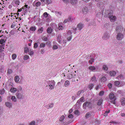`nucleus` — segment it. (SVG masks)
Masks as SVG:
<instances>
[{
	"mask_svg": "<svg viewBox=\"0 0 125 125\" xmlns=\"http://www.w3.org/2000/svg\"><path fill=\"white\" fill-rule=\"evenodd\" d=\"M116 39L118 40H122L124 38V35L121 33H117Z\"/></svg>",
	"mask_w": 125,
	"mask_h": 125,
	"instance_id": "1",
	"label": "nucleus"
},
{
	"mask_svg": "<svg viewBox=\"0 0 125 125\" xmlns=\"http://www.w3.org/2000/svg\"><path fill=\"white\" fill-rule=\"evenodd\" d=\"M112 13H111L110 16L109 17L111 22H115L116 19V18L115 16L112 15Z\"/></svg>",
	"mask_w": 125,
	"mask_h": 125,
	"instance_id": "2",
	"label": "nucleus"
},
{
	"mask_svg": "<svg viewBox=\"0 0 125 125\" xmlns=\"http://www.w3.org/2000/svg\"><path fill=\"white\" fill-rule=\"evenodd\" d=\"M91 104V103L89 102H84L83 105V109H86V107H90Z\"/></svg>",
	"mask_w": 125,
	"mask_h": 125,
	"instance_id": "3",
	"label": "nucleus"
},
{
	"mask_svg": "<svg viewBox=\"0 0 125 125\" xmlns=\"http://www.w3.org/2000/svg\"><path fill=\"white\" fill-rule=\"evenodd\" d=\"M94 113L91 112L87 113L85 115V117L86 118L88 119L90 117H91L93 116Z\"/></svg>",
	"mask_w": 125,
	"mask_h": 125,
	"instance_id": "4",
	"label": "nucleus"
},
{
	"mask_svg": "<svg viewBox=\"0 0 125 125\" xmlns=\"http://www.w3.org/2000/svg\"><path fill=\"white\" fill-rule=\"evenodd\" d=\"M123 30L122 27L120 26L117 27L116 29V30L117 31V33H119L122 32Z\"/></svg>",
	"mask_w": 125,
	"mask_h": 125,
	"instance_id": "5",
	"label": "nucleus"
},
{
	"mask_svg": "<svg viewBox=\"0 0 125 125\" xmlns=\"http://www.w3.org/2000/svg\"><path fill=\"white\" fill-rule=\"evenodd\" d=\"M16 96L18 98L22 99L23 97V94L19 92H17L16 94Z\"/></svg>",
	"mask_w": 125,
	"mask_h": 125,
	"instance_id": "6",
	"label": "nucleus"
},
{
	"mask_svg": "<svg viewBox=\"0 0 125 125\" xmlns=\"http://www.w3.org/2000/svg\"><path fill=\"white\" fill-rule=\"evenodd\" d=\"M109 98L113 100H115L116 98L115 97L114 94L112 93L110 94L109 95Z\"/></svg>",
	"mask_w": 125,
	"mask_h": 125,
	"instance_id": "7",
	"label": "nucleus"
},
{
	"mask_svg": "<svg viewBox=\"0 0 125 125\" xmlns=\"http://www.w3.org/2000/svg\"><path fill=\"white\" fill-rule=\"evenodd\" d=\"M83 24L82 23H80L77 25V28L79 30H80L82 29L83 27Z\"/></svg>",
	"mask_w": 125,
	"mask_h": 125,
	"instance_id": "8",
	"label": "nucleus"
},
{
	"mask_svg": "<svg viewBox=\"0 0 125 125\" xmlns=\"http://www.w3.org/2000/svg\"><path fill=\"white\" fill-rule=\"evenodd\" d=\"M109 11L108 10H106L105 12V13L104 14V17H109L110 16V15L111 12H109Z\"/></svg>",
	"mask_w": 125,
	"mask_h": 125,
	"instance_id": "9",
	"label": "nucleus"
},
{
	"mask_svg": "<svg viewBox=\"0 0 125 125\" xmlns=\"http://www.w3.org/2000/svg\"><path fill=\"white\" fill-rule=\"evenodd\" d=\"M89 11V9L86 6L83 7L82 10V12L84 13H86L87 11Z\"/></svg>",
	"mask_w": 125,
	"mask_h": 125,
	"instance_id": "10",
	"label": "nucleus"
},
{
	"mask_svg": "<svg viewBox=\"0 0 125 125\" xmlns=\"http://www.w3.org/2000/svg\"><path fill=\"white\" fill-rule=\"evenodd\" d=\"M5 104L6 106L9 108L12 107V104L9 102H6L5 103Z\"/></svg>",
	"mask_w": 125,
	"mask_h": 125,
	"instance_id": "11",
	"label": "nucleus"
},
{
	"mask_svg": "<svg viewBox=\"0 0 125 125\" xmlns=\"http://www.w3.org/2000/svg\"><path fill=\"white\" fill-rule=\"evenodd\" d=\"M47 83L48 86H50V85H55V82L54 80L50 81L47 82Z\"/></svg>",
	"mask_w": 125,
	"mask_h": 125,
	"instance_id": "12",
	"label": "nucleus"
},
{
	"mask_svg": "<svg viewBox=\"0 0 125 125\" xmlns=\"http://www.w3.org/2000/svg\"><path fill=\"white\" fill-rule=\"evenodd\" d=\"M61 36L60 34H59L57 37V40L59 43L61 44L62 43Z\"/></svg>",
	"mask_w": 125,
	"mask_h": 125,
	"instance_id": "13",
	"label": "nucleus"
},
{
	"mask_svg": "<svg viewBox=\"0 0 125 125\" xmlns=\"http://www.w3.org/2000/svg\"><path fill=\"white\" fill-rule=\"evenodd\" d=\"M78 0H70V2L71 4L74 5L77 4Z\"/></svg>",
	"mask_w": 125,
	"mask_h": 125,
	"instance_id": "14",
	"label": "nucleus"
},
{
	"mask_svg": "<svg viewBox=\"0 0 125 125\" xmlns=\"http://www.w3.org/2000/svg\"><path fill=\"white\" fill-rule=\"evenodd\" d=\"M53 105L54 104L53 103H50L49 104L48 106H47L46 107L45 106V107H46L47 109H49L52 108Z\"/></svg>",
	"mask_w": 125,
	"mask_h": 125,
	"instance_id": "15",
	"label": "nucleus"
},
{
	"mask_svg": "<svg viewBox=\"0 0 125 125\" xmlns=\"http://www.w3.org/2000/svg\"><path fill=\"white\" fill-rule=\"evenodd\" d=\"M84 92L83 90H82L80 91H79L77 93L76 95L77 96H76V97H79V96L80 94H82Z\"/></svg>",
	"mask_w": 125,
	"mask_h": 125,
	"instance_id": "16",
	"label": "nucleus"
},
{
	"mask_svg": "<svg viewBox=\"0 0 125 125\" xmlns=\"http://www.w3.org/2000/svg\"><path fill=\"white\" fill-rule=\"evenodd\" d=\"M107 79L106 77L104 76H102L100 79V81L101 82H104L106 81Z\"/></svg>",
	"mask_w": 125,
	"mask_h": 125,
	"instance_id": "17",
	"label": "nucleus"
},
{
	"mask_svg": "<svg viewBox=\"0 0 125 125\" xmlns=\"http://www.w3.org/2000/svg\"><path fill=\"white\" fill-rule=\"evenodd\" d=\"M109 36L108 34L106 33H105L104 34L103 36V39H105L106 40L109 39Z\"/></svg>",
	"mask_w": 125,
	"mask_h": 125,
	"instance_id": "18",
	"label": "nucleus"
},
{
	"mask_svg": "<svg viewBox=\"0 0 125 125\" xmlns=\"http://www.w3.org/2000/svg\"><path fill=\"white\" fill-rule=\"evenodd\" d=\"M110 75L111 76H114L116 74V72L113 71H110L109 73Z\"/></svg>",
	"mask_w": 125,
	"mask_h": 125,
	"instance_id": "19",
	"label": "nucleus"
},
{
	"mask_svg": "<svg viewBox=\"0 0 125 125\" xmlns=\"http://www.w3.org/2000/svg\"><path fill=\"white\" fill-rule=\"evenodd\" d=\"M4 44L0 45V52H3L4 50Z\"/></svg>",
	"mask_w": 125,
	"mask_h": 125,
	"instance_id": "20",
	"label": "nucleus"
},
{
	"mask_svg": "<svg viewBox=\"0 0 125 125\" xmlns=\"http://www.w3.org/2000/svg\"><path fill=\"white\" fill-rule=\"evenodd\" d=\"M94 84L92 83H89L88 85V88L90 90H91L94 86Z\"/></svg>",
	"mask_w": 125,
	"mask_h": 125,
	"instance_id": "21",
	"label": "nucleus"
},
{
	"mask_svg": "<svg viewBox=\"0 0 125 125\" xmlns=\"http://www.w3.org/2000/svg\"><path fill=\"white\" fill-rule=\"evenodd\" d=\"M70 84L69 81L68 80H66L64 83V85L66 87H68Z\"/></svg>",
	"mask_w": 125,
	"mask_h": 125,
	"instance_id": "22",
	"label": "nucleus"
},
{
	"mask_svg": "<svg viewBox=\"0 0 125 125\" xmlns=\"http://www.w3.org/2000/svg\"><path fill=\"white\" fill-rule=\"evenodd\" d=\"M121 104L122 105H124L125 104V98H122L121 99Z\"/></svg>",
	"mask_w": 125,
	"mask_h": 125,
	"instance_id": "23",
	"label": "nucleus"
},
{
	"mask_svg": "<svg viewBox=\"0 0 125 125\" xmlns=\"http://www.w3.org/2000/svg\"><path fill=\"white\" fill-rule=\"evenodd\" d=\"M20 78L19 76H16L14 78V80L16 82H18L19 81Z\"/></svg>",
	"mask_w": 125,
	"mask_h": 125,
	"instance_id": "24",
	"label": "nucleus"
},
{
	"mask_svg": "<svg viewBox=\"0 0 125 125\" xmlns=\"http://www.w3.org/2000/svg\"><path fill=\"white\" fill-rule=\"evenodd\" d=\"M103 100L102 99L99 100L97 103V104L98 105H100L102 104Z\"/></svg>",
	"mask_w": 125,
	"mask_h": 125,
	"instance_id": "25",
	"label": "nucleus"
},
{
	"mask_svg": "<svg viewBox=\"0 0 125 125\" xmlns=\"http://www.w3.org/2000/svg\"><path fill=\"white\" fill-rule=\"evenodd\" d=\"M52 29L51 27H49L47 29V31L48 33H51L52 31Z\"/></svg>",
	"mask_w": 125,
	"mask_h": 125,
	"instance_id": "26",
	"label": "nucleus"
},
{
	"mask_svg": "<svg viewBox=\"0 0 125 125\" xmlns=\"http://www.w3.org/2000/svg\"><path fill=\"white\" fill-rule=\"evenodd\" d=\"M95 66H90L89 67V69L93 71L95 69Z\"/></svg>",
	"mask_w": 125,
	"mask_h": 125,
	"instance_id": "27",
	"label": "nucleus"
},
{
	"mask_svg": "<svg viewBox=\"0 0 125 125\" xmlns=\"http://www.w3.org/2000/svg\"><path fill=\"white\" fill-rule=\"evenodd\" d=\"M91 80L92 82H94L97 81V80L96 79V77L95 76H94L92 77L91 78Z\"/></svg>",
	"mask_w": 125,
	"mask_h": 125,
	"instance_id": "28",
	"label": "nucleus"
},
{
	"mask_svg": "<svg viewBox=\"0 0 125 125\" xmlns=\"http://www.w3.org/2000/svg\"><path fill=\"white\" fill-rule=\"evenodd\" d=\"M108 68L107 66L105 65H103L102 69L104 70H108Z\"/></svg>",
	"mask_w": 125,
	"mask_h": 125,
	"instance_id": "29",
	"label": "nucleus"
},
{
	"mask_svg": "<svg viewBox=\"0 0 125 125\" xmlns=\"http://www.w3.org/2000/svg\"><path fill=\"white\" fill-rule=\"evenodd\" d=\"M29 58V55H25L23 56V59L24 60H26L28 59Z\"/></svg>",
	"mask_w": 125,
	"mask_h": 125,
	"instance_id": "30",
	"label": "nucleus"
},
{
	"mask_svg": "<svg viewBox=\"0 0 125 125\" xmlns=\"http://www.w3.org/2000/svg\"><path fill=\"white\" fill-rule=\"evenodd\" d=\"M11 99L12 100V101L14 102H15L17 101L16 98L14 96H13L11 97Z\"/></svg>",
	"mask_w": 125,
	"mask_h": 125,
	"instance_id": "31",
	"label": "nucleus"
},
{
	"mask_svg": "<svg viewBox=\"0 0 125 125\" xmlns=\"http://www.w3.org/2000/svg\"><path fill=\"white\" fill-rule=\"evenodd\" d=\"M24 7V8H25L24 9L26 11L28 10L30 8V7L28 6V5H25Z\"/></svg>",
	"mask_w": 125,
	"mask_h": 125,
	"instance_id": "32",
	"label": "nucleus"
},
{
	"mask_svg": "<svg viewBox=\"0 0 125 125\" xmlns=\"http://www.w3.org/2000/svg\"><path fill=\"white\" fill-rule=\"evenodd\" d=\"M5 42V41L4 39H2L0 40V44H1V45H5V43H4Z\"/></svg>",
	"mask_w": 125,
	"mask_h": 125,
	"instance_id": "33",
	"label": "nucleus"
},
{
	"mask_svg": "<svg viewBox=\"0 0 125 125\" xmlns=\"http://www.w3.org/2000/svg\"><path fill=\"white\" fill-rule=\"evenodd\" d=\"M56 15L58 17L61 16V14L60 13L59 11H55Z\"/></svg>",
	"mask_w": 125,
	"mask_h": 125,
	"instance_id": "34",
	"label": "nucleus"
},
{
	"mask_svg": "<svg viewBox=\"0 0 125 125\" xmlns=\"http://www.w3.org/2000/svg\"><path fill=\"white\" fill-rule=\"evenodd\" d=\"M12 58L13 60L15 59L17 57V55L16 54H13L12 55Z\"/></svg>",
	"mask_w": 125,
	"mask_h": 125,
	"instance_id": "35",
	"label": "nucleus"
},
{
	"mask_svg": "<svg viewBox=\"0 0 125 125\" xmlns=\"http://www.w3.org/2000/svg\"><path fill=\"white\" fill-rule=\"evenodd\" d=\"M17 89L14 88H11L10 89V91L11 92L14 93L17 91Z\"/></svg>",
	"mask_w": 125,
	"mask_h": 125,
	"instance_id": "36",
	"label": "nucleus"
},
{
	"mask_svg": "<svg viewBox=\"0 0 125 125\" xmlns=\"http://www.w3.org/2000/svg\"><path fill=\"white\" fill-rule=\"evenodd\" d=\"M36 29V28L34 26H31L30 28V30L32 31H35Z\"/></svg>",
	"mask_w": 125,
	"mask_h": 125,
	"instance_id": "37",
	"label": "nucleus"
},
{
	"mask_svg": "<svg viewBox=\"0 0 125 125\" xmlns=\"http://www.w3.org/2000/svg\"><path fill=\"white\" fill-rule=\"evenodd\" d=\"M43 28L42 27L41 28L39 29L38 30V31L39 33H42L43 30Z\"/></svg>",
	"mask_w": 125,
	"mask_h": 125,
	"instance_id": "38",
	"label": "nucleus"
},
{
	"mask_svg": "<svg viewBox=\"0 0 125 125\" xmlns=\"http://www.w3.org/2000/svg\"><path fill=\"white\" fill-rule=\"evenodd\" d=\"M94 59L93 58H91V60H90L89 61V64H92L94 62Z\"/></svg>",
	"mask_w": 125,
	"mask_h": 125,
	"instance_id": "39",
	"label": "nucleus"
},
{
	"mask_svg": "<svg viewBox=\"0 0 125 125\" xmlns=\"http://www.w3.org/2000/svg\"><path fill=\"white\" fill-rule=\"evenodd\" d=\"M45 46V44L43 43H41L40 45V47L41 48H44Z\"/></svg>",
	"mask_w": 125,
	"mask_h": 125,
	"instance_id": "40",
	"label": "nucleus"
},
{
	"mask_svg": "<svg viewBox=\"0 0 125 125\" xmlns=\"http://www.w3.org/2000/svg\"><path fill=\"white\" fill-rule=\"evenodd\" d=\"M29 51V49L27 47H25L24 48V51L25 53H27Z\"/></svg>",
	"mask_w": 125,
	"mask_h": 125,
	"instance_id": "41",
	"label": "nucleus"
},
{
	"mask_svg": "<svg viewBox=\"0 0 125 125\" xmlns=\"http://www.w3.org/2000/svg\"><path fill=\"white\" fill-rule=\"evenodd\" d=\"M73 77V75L71 74H69L67 76L68 78L69 79H72Z\"/></svg>",
	"mask_w": 125,
	"mask_h": 125,
	"instance_id": "42",
	"label": "nucleus"
},
{
	"mask_svg": "<svg viewBox=\"0 0 125 125\" xmlns=\"http://www.w3.org/2000/svg\"><path fill=\"white\" fill-rule=\"evenodd\" d=\"M120 84V82L119 81H116L115 82V84L116 86Z\"/></svg>",
	"mask_w": 125,
	"mask_h": 125,
	"instance_id": "43",
	"label": "nucleus"
},
{
	"mask_svg": "<svg viewBox=\"0 0 125 125\" xmlns=\"http://www.w3.org/2000/svg\"><path fill=\"white\" fill-rule=\"evenodd\" d=\"M51 0H46L45 3L46 4L48 5L51 3Z\"/></svg>",
	"mask_w": 125,
	"mask_h": 125,
	"instance_id": "44",
	"label": "nucleus"
},
{
	"mask_svg": "<svg viewBox=\"0 0 125 125\" xmlns=\"http://www.w3.org/2000/svg\"><path fill=\"white\" fill-rule=\"evenodd\" d=\"M43 15L44 17L45 18H46L48 17V14L47 12H45L43 14Z\"/></svg>",
	"mask_w": 125,
	"mask_h": 125,
	"instance_id": "45",
	"label": "nucleus"
},
{
	"mask_svg": "<svg viewBox=\"0 0 125 125\" xmlns=\"http://www.w3.org/2000/svg\"><path fill=\"white\" fill-rule=\"evenodd\" d=\"M58 25V29L59 30H62L63 28V27L60 24H59Z\"/></svg>",
	"mask_w": 125,
	"mask_h": 125,
	"instance_id": "46",
	"label": "nucleus"
},
{
	"mask_svg": "<svg viewBox=\"0 0 125 125\" xmlns=\"http://www.w3.org/2000/svg\"><path fill=\"white\" fill-rule=\"evenodd\" d=\"M65 118V116L64 115H62L60 118L59 121H62Z\"/></svg>",
	"mask_w": 125,
	"mask_h": 125,
	"instance_id": "47",
	"label": "nucleus"
},
{
	"mask_svg": "<svg viewBox=\"0 0 125 125\" xmlns=\"http://www.w3.org/2000/svg\"><path fill=\"white\" fill-rule=\"evenodd\" d=\"M5 93L4 90L3 89L0 90V94H3Z\"/></svg>",
	"mask_w": 125,
	"mask_h": 125,
	"instance_id": "48",
	"label": "nucleus"
},
{
	"mask_svg": "<svg viewBox=\"0 0 125 125\" xmlns=\"http://www.w3.org/2000/svg\"><path fill=\"white\" fill-rule=\"evenodd\" d=\"M15 3L17 5H19L20 2L19 0H14Z\"/></svg>",
	"mask_w": 125,
	"mask_h": 125,
	"instance_id": "49",
	"label": "nucleus"
},
{
	"mask_svg": "<svg viewBox=\"0 0 125 125\" xmlns=\"http://www.w3.org/2000/svg\"><path fill=\"white\" fill-rule=\"evenodd\" d=\"M34 53V52L33 51L30 50L29 51V54L30 56L32 55Z\"/></svg>",
	"mask_w": 125,
	"mask_h": 125,
	"instance_id": "50",
	"label": "nucleus"
},
{
	"mask_svg": "<svg viewBox=\"0 0 125 125\" xmlns=\"http://www.w3.org/2000/svg\"><path fill=\"white\" fill-rule=\"evenodd\" d=\"M35 121H32L31 123L29 124L30 125H35Z\"/></svg>",
	"mask_w": 125,
	"mask_h": 125,
	"instance_id": "51",
	"label": "nucleus"
},
{
	"mask_svg": "<svg viewBox=\"0 0 125 125\" xmlns=\"http://www.w3.org/2000/svg\"><path fill=\"white\" fill-rule=\"evenodd\" d=\"M41 5V3L40 2H38L36 3L35 4L36 6L37 7H38L40 6Z\"/></svg>",
	"mask_w": 125,
	"mask_h": 125,
	"instance_id": "52",
	"label": "nucleus"
},
{
	"mask_svg": "<svg viewBox=\"0 0 125 125\" xmlns=\"http://www.w3.org/2000/svg\"><path fill=\"white\" fill-rule=\"evenodd\" d=\"M58 47L57 45H54L52 47V49L53 50H56L58 49Z\"/></svg>",
	"mask_w": 125,
	"mask_h": 125,
	"instance_id": "53",
	"label": "nucleus"
},
{
	"mask_svg": "<svg viewBox=\"0 0 125 125\" xmlns=\"http://www.w3.org/2000/svg\"><path fill=\"white\" fill-rule=\"evenodd\" d=\"M116 78L118 79H118L119 78L120 79H123V75H119L118 76L116 77Z\"/></svg>",
	"mask_w": 125,
	"mask_h": 125,
	"instance_id": "54",
	"label": "nucleus"
},
{
	"mask_svg": "<svg viewBox=\"0 0 125 125\" xmlns=\"http://www.w3.org/2000/svg\"><path fill=\"white\" fill-rule=\"evenodd\" d=\"M104 94V92L103 91H101L99 94V95L100 96H102V95H103V94Z\"/></svg>",
	"mask_w": 125,
	"mask_h": 125,
	"instance_id": "55",
	"label": "nucleus"
},
{
	"mask_svg": "<svg viewBox=\"0 0 125 125\" xmlns=\"http://www.w3.org/2000/svg\"><path fill=\"white\" fill-rule=\"evenodd\" d=\"M8 73L9 74H11L12 72V71L11 69H8L7 71Z\"/></svg>",
	"mask_w": 125,
	"mask_h": 125,
	"instance_id": "56",
	"label": "nucleus"
},
{
	"mask_svg": "<svg viewBox=\"0 0 125 125\" xmlns=\"http://www.w3.org/2000/svg\"><path fill=\"white\" fill-rule=\"evenodd\" d=\"M38 47V44L37 43H36L34 44L33 48H36Z\"/></svg>",
	"mask_w": 125,
	"mask_h": 125,
	"instance_id": "57",
	"label": "nucleus"
},
{
	"mask_svg": "<svg viewBox=\"0 0 125 125\" xmlns=\"http://www.w3.org/2000/svg\"><path fill=\"white\" fill-rule=\"evenodd\" d=\"M55 85H50V86H49V88L50 90H52L54 88V86Z\"/></svg>",
	"mask_w": 125,
	"mask_h": 125,
	"instance_id": "58",
	"label": "nucleus"
},
{
	"mask_svg": "<svg viewBox=\"0 0 125 125\" xmlns=\"http://www.w3.org/2000/svg\"><path fill=\"white\" fill-rule=\"evenodd\" d=\"M108 86L109 88H111L112 87V84L111 83H109L108 84Z\"/></svg>",
	"mask_w": 125,
	"mask_h": 125,
	"instance_id": "59",
	"label": "nucleus"
},
{
	"mask_svg": "<svg viewBox=\"0 0 125 125\" xmlns=\"http://www.w3.org/2000/svg\"><path fill=\"white\" fill-rule=\"evenodd\" d=\"M72 33L71 31L70 30H69L67 32L68 35L70 36L71 35Z\"/></svg>",
	"mask_w": 125,
	"mask_h": 125,
	"instance_id": "60",
	"label": "nucleus"
},
{
	"mask_svg": "<svg viewBox=\"0 0 125 125\" xmlns=\"http://www.w3.org/2000/svg\"><path fill=\"white\" fill-rule=\"evenodd\" d=\"M69 37H68L67 38V40L68 41H70L72 37V36L71 35L70 36H68Z\"/></svg>",
	"mask_w": 125,
	"mask_h": 125,
	"instance_id": "61",
	"label": "nucleus"
},
{
	"mask_svg": "<svg viewBox=\"0 0 125 125\" xmlns=\"http://www.w3.org/2000/svg\"><path fill=\"white\" fill-rule=\"evenodd\" d=\"M80 101L81 102H83L84 101V97H81L80 99Z\"/></svg>",
	"mask_w": 125,
	"mask_h": 125,
	"instance_id": "62",
	"label": "nucleus"
},
{
	"mask_svg": "<svg viewBox=\"0 0 125 125\" xmlns=\"http://www.w3.org/2000/svg\"><path fill=\"white\" fill-rule=\"evenodd\" d=\"M72 19V17L71 16H69L67 19L68 21H71V20Z\"/></svg>",
	"mask_w": 125,
	"mask_h": 125,
	"instance_id": "63",
	"label": "nucleus"
},
{
	"mask_svg": "<svg viewBox=\"0 0 125 125\" xmlns=\"http://www.w3.org/2000/svg\"><path fill=\"white\" fill-rule=\"evenodd\" d=\"M76 96L74 95V96H73L72 97V99H73V100H74L76 97Z\"/></svg>",
	"mask_w": 125,
	"mask_h": 125,
	"instance_id": "64",
	"label": "nucleus"
}]
</instances>
